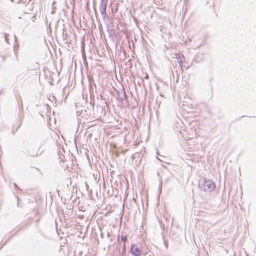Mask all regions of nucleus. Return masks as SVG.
<instances>
[{
	"label": "nucleus",
	"instance_id": "1",
	"mask_svg": "<svg viewBox=\"0 0 256 256\" xmlns=\"http://www.w3.org/2000/svg\"><path fill=\"white\" fill-rule=\"evenodd\" d=\"M199 187L203 191L212 192L215 188V184L210 180H202L199 182Z\"/></svg>",
	"mask_w": 256,
	"mask_h": 256
},
{
	"label": "nucleus",
	"instance_id": "2",
	"mask_svg": "<svg viewBox=\"0 0 256 256\" xmlns=\"http://www.w3.org/2000/svg\"><path fill=\"white\" fill-rule=\"evenodd\" d=\"M131 251L132 254L136 256H139L140 254V250L136 245H132V246Z\"/></svg>",
	"mask_w": 256,
	"mask_h": 256
},
{
	"label": "nucleus",
	"instance_id": "3",
	"mask_svg": "<svg viewBox=\"0 0 256 256\" xmlns=\"http://www.w3.org/2000/svg\"><path fill=\"white\" fill-rule=\"evenodd\" d=\"M121 238L122 240L124 242L127 240V237L126 236H122Z\"/></svg>",
	"mask_w": 256,
	"mask_h": 256
},
{
	"label": "nucleus",
	"instance_id": "4",
	"mask_svg": "<svg viewBox=\"0 0 256 256\" xmlns=\"http://www.w3.org/2000/svg\"><path fill=\"white\" fill-rule=\"evenodd\" d=\"M42 152H43V151H42V150H40V152L38 154H36L35 156H40V154H41L42 153Z\"/></svg>",
	"mask_w": 256,
	"mask_h": 256
}]
</instances>
